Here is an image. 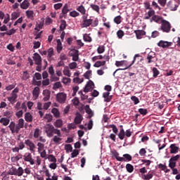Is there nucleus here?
I'll return each mask as SVG.
<instances>
[{
	"label": "nucleus",
	"instance_id": "nucleus-13",
	"mask_svg": "<svg viewBox=\"0 0 180 180\" xmlns=\"http://www.w3.org/2000/svg\"><path fill=\"white\" fill-rule=\"evenodd\" d=\"M167 9H169V11H176V9H178V4H175V2L172 1H169L167 3Z\"/></svg>",
	"mask_w": 180,
	"mask_h": 180
},
{
	"label": "nucleus",
	"instance_id": "nucleus-28",
	"mask_svg": "<svg viewBox=\"0 0 180 180\" xmlns=\"http://www.w3.org/2000/svg\"><path fill=\"white\" fill-rule=\"evenodd\" d=\"M124 160H121V162H129L133 160V158L130 155V154H124L122 157Z\"/></svg>",
	"mask_w": 180,
	"mask_h": 180
},
{
	"label": "nucleus",
	"instance_id": "nucleus-57",
	"mask_svg": "<svg viewBox=\"0 0 180 180\" xmlns=\"http://www.w3.org/2000/svg\"><path fill=\"white\" fill-rule=\"evenodd\" d=\"M91 75H92V70H88L84 74V77L86 79H89V77H91Z\"/></svg>",
	"mask_w": 180,
	"mask_h": 180
},
{
	"label": "nucleus",
	"instance_id": "nucleus-21",
	"mask_svg": "<svg viewBox=\"0 0 180 180\" xmlns=\"http://www.w3.org/2000/svg\"><path fill=\"white\" fill-rule=\"evenodd\" d=\"M32 95L34 99H37V98H39V96L40 95V87L39 86L34 87L32 91Z\"/></svg>",
	"mask_w": 180,
	"mask_h": 180
},
{
	"label": "nucleus",
	"instance_id": "nucleus-64",
	"mask_svg": "<svg viewBox=\"0 0 180 180\" xmlns=\"http://www.w3.org/2000/svg\"><path fill=\"white\" fill-rule=\"evenodd\" d=\"M50 85V79H44L42 81V86H47Z\"/></svg>",
	"mask_w": 180,
	"mask_h": 180
},
{
	"label": "nucleus",
	"instance_id": "nucleus-32",
	"mask_svg": "<svg viewBox=\"0 0 180 180\" xmlns=\"http://www.w3.org/2000/svg\"><path fill=\"white\" fill-rule=\"evenodd\" d=\"M55 127H57L58 129H60L63 127V120L59 119L57 120L54 123H53Z\"/></svg>",
	"mask_w": 180,
	"mask_h": 180
},
{
	"label": "nucleus",
	"instance_id": "nucleus-44",
	"mask_svg": "<svg viewBox=\"0 0 180 180\" xmlns=\"http://www.w3.org/2000/svg\"><path fill=\"white\" fill-rule=\"evenodd\" d=\"M153 78H157L160 75V70L157 68H153Z\"/></svg>",
	"mask_w": 180,
	"mask_h": 180
},
{
	"label": "nucleus",
	"instance_id": "nucleus-60",
	"mask_svg": "<svg viewBox=\"0 0 180 180\" xmlns=\"http://www.w3.org/2000/svg\"><path fill=\"white\" fill-rule=\"evenodd\" d=\"M44 119H46L48 123H50V122H51L53 120V115H50V114H46L44 116Z\"/></svg>",
	"mask_w": 180,
	"mask_h": 180
},
{
	"label": "nucleus",
	"instance_id": "nucleus-43",
	"mask_svg": "<svg viewBox=\"0 0 180 180\" xmlns=\"http://www.w3.org/2000/svg\"><path fill=\"white\" fill-rule=\"evenodd\" d=\"M51 112L53 114L55 117H60V111L57 108H53Z\"/></svg>",
	"mask_w": 180,
	"mask_h": 180
},
{
	"label": "nucleus",
	"instance_id": "nucleus-18",
	"mask_svg": "<svg viewBox=\"0 0 180 180\" xmlns=\"http://www.w3.org/2000/svg\"><path fill=\"white\" fill-rule=\"evenodd\" d=\"M8 128L10 129L11 133H19V131L16 130V124L15 122H11L8 126Z\"/></svg>",
	"mask_w": 180,
	"mask_h": 180
},
{
	"label": "nucleus",
	"instance_id": "nucleus-50",
	"mask_svg": "<svg viewBox=\"0 0 180 180\" xmlns=\"http://www.w3.org/2000/svg\"><path fill=\"white\" fill-rule=\"evenodd\" d=\"M47 159L49 160V161H50V162H57V159L53 155H49Z\"/></svg>",
	"mask_w": 180,
	"mask_h": 180
},
{
	"label": "nucleus",
	"instance_id": "nucleus-1",
	"mask_svg": "<svg viewBox=\"0 0 180 180\" xmlns=\"http://www.w3.org/2000/svg\"><path fill=\"white\" fill-rule=\"evenodd\" d=\"M44 129L47 137H54V134L61 136V131H60L58 129H56L51 124H47Z\"/></svg>",
	"mask_w": 180,
	"mask_h": 180
},
{
	"label": "nucleus",
	"instance_id": "nucleus-29",
	"mask_svg": "<svg viewBox=\"0 0 180 180\" xmlns=\"http://www.w3.org/2000/svg\"><path fill=\"white\" fill-rule=\"evenodd\" d=\"M48 60L49 61H51V57H53V56H54V49L53 48H50L48 51Z\"/></svg>",
	"mask_w": 180,
	"mask_h": 180
},
{
	"label": "nucleus",
	"instance_id": "nucleus-22",
	"mask_svg": "<svg viewBox=\"0 0 180 180\" xmlns=\"http://www.w3.org/2000/svg\"><path fill=\"white\" fill-rule=\"evenodd\" d=\"M10 122H11V120H9V118L8 117H1L0 119V123L3 126H8V124H9Z\"/></svg>",
	"mask_w": 180,
	"mask_h": 180
},
{
	"label": "nucleus",
	"instance_id": "nucleus-46",
	"mask_svg": "<svg viewBox=\"0 0 180 180\" xmlns=\"http://www.w3.org/2000/svg\"><path fill=\"white\" fill-rule=\"evenodd\" d=\"M114 22L116 25H120L122 23V16L118 15L114 18Z\"/></svg>",
	"mask_w": 180,
	"mask_h": 180
},
{
	"label": "nucleus",
	"instance_id": "nucleus-7",
	"mask_svg": "<svg viewBox=\"0 0 180 180\" xmlns=\"http://www.w3.org/2000/svg\"><path fill=\"white\" fill-rule=\"evenodd\" d=\"M158 47H162V49H168V47H171L172 46V42H169L168 41L160 40L158 43Z\"/></svg>",
	"mask_w": 180,
	"mask_h": 180
},
{
	"label": "nucleus",
	"instance_id": "nucleus-40",
	"mask_svg": "<svg viewBox=\"0 0 180 180\" xmlns=\"http://www.w3.org/2000/svg\"><path fill=\"white\" fill-rule=\"evenodd\" d=\"M62 50H63V45L61 44V41L58 39L57 41V52L58 53H60Z\"/></svg>",
	"mask_w": 180,
	"mask_h": 180
},
{
	"label": "nucleus",
	"instance_id": "nucleus-55",
	"mask_svg": "<svg viewBox=\"0 0 180 180\" xmlns=\"http://www.w3.org/2000/svg\"><path fill=\"white\" fill-rule=\"evenodd\" d=\"M131 99L134 102V105L140 103V100H139V98H137L136 96H132Z\"/></svg>",
	"mask_w": 180,
	"mask_h": 180
},
{
	"label": "nucleus",
	"instance_id": "nucleus-52",
	"mask_svg": "<svg viewBox=\"0 0 180 180\" xmlns=\"http://www.w3.org/2000/svg\"><path fill=\"white\" fill-rule=\"evenodd\" d=\"M33 11H26V16L28 19H33Z\"/></svg>",
	"mask_w": 180,
	"mask_h": 180
},
{
	"label": "nucleus",
	"instance_id": "nucleus-38",
	"mask_svg": "<svg viewBox=\"0 0 180 180\" xmlns=\"http://www.w3.org/2000/svg\"><path fill=\"white\" fill-rule=\"evenodd\" d=\"M153 176H154V173L153 172H149L148 174H147L146 175L144 174L143 176V179L146 180L152 179Z\"/></svg>",
	"mask_w": 180,
	"mask_h": 180
},
{
	"label": "nucleus",
	"instance_id": "nucleus-19",
	"mask_svg": "<svg viewBox=\"0 0 180 180\" xmlns=\"http://www.w3.org/2000/svg\"><path fill=\"white\" fill-rule=\"evenodd\" d=\"M62 135L60 133V136H54L53 138L52 139V141L55 143V144L58 145L61 143V141H63V139L61 138Z\"/></svg>",
	"mask_w": 180,
	"mask_h": 180
},
{
	"label": "nucleus",
	"instance_id": "nucleus-41",
	"mask_svg": "<svg viewBox=\"0 0 180 180\" xmlns=\"http://www.w3.org/2000/svg\"><path fill=\"white\" fill-rule=\"evenodd\" d=\"M161 18L159 16V15H153L151 20H150V22H155L156 23H158L160 22V20H161Z\"/></svg>",
	"mask_w": 180,
	"mask_h": 180
},
{
	"label": "nucleus",
	"instance_id": "nucleus-11",
	"mask_svg": "<svg viewBox=\"0 0 180 180\" xmlns=\"http://www.w3.org/2000/svg\"><path fill=\"white\" fill-rule=\"evenodd\" d=\"M36 65H41V56L37 53H34L32 57Z\"/></svg>",
	"mask_w": 180,
	"mask_h": 180
},
{
	"label": "nucleus",
	"instance_id": "nucleus-53",
	"mask_svg": "<svg viewBox=\"0 0 180 180\" xmlns=\"http://www.w3.org/2000/svg\"><path fill=\"white\" fill-rule=\"evenodd\" d=\"M83 39L84 41H88L89 43H91V41H92V38L87 34H84Z\"/></svg>",
	"mask_w": 180,
	"mask_h": 180
},
{
	"label": "nucleus",
	"instance_id": "nucleus-42",
	"mask_svg": "<svg viewBox=\"0 0 180 180\" xmlns=\"http://www.w3.org/2000/svg\"><path fill=\"white\" fill-rule=\"evenodd\" d=\"M30 78V75L27 72V71L23 72L22 79V81H27V79H29Z\"/></svg>",
	"mask_w": 180,
	"mask_h": 180
},
{
	"label": "nucleus",
	"instance_id": "nucleus-36",
	"mask_svg": "<svg viewBox=\"0 0 180 180\" xmlns=\"http://www.w3.org/2000/svg\"><path fill=\"white\" fill-rule=\"evenodd\" d=\"M90 7L91 8V9L93 11H94L97 13H99V11H101V8L99 7V6H98L96 4H90Z\"/></svg>",
	"mask_w": 180,
	"mask_h": 180
},
{
	"label": "nucleus",
	"instance_id": "nucleus-5",
	"mask_svg": "<svg viewBox=\"0 0 180 180\" xmlns=\"http://www.w3.org/2000/svg\"><path fill=\"white\" fill-rule=\"evenodd\" d=\"M25 144L27 147H29L31 153H34V151H36V145L30 139H26L25 141Z\"/></svg>",
	"mask_w": 180,
	"mask_h": 180
},
{
	"label": "nucleus",
	"instance_id": "nucleus-10",
	"mask_svg": "<svg viewBox=\"0 0 180 180\" xmlns=\"http://www.w3.org/2000/svg\"><path fill=\"white\" fill-rule=\"evenodd\" d=\"M156 56L157 55L155 54V52L154 51L149 52L146 57L148 64H151V63H154V59L155 58Z\"/></svg>",
	"mask_w": 180,
	"mask_h": 180
},
{
	"label": "nucleus",
	"instance_id": "nucleus-37",
	"mask_svg": "<svg viewBox=\"0 0 180 180\" xmlns=\"http://www.w3.org/2000/svg\"><path fill=\"white\" fill-rule=\"evenodd\" d=\"M126 169L127 172H129V174H131V172L134 171V167L131 164H127Z\"/></svg>",
	"mask_w": 180,
	"mask_h": 180
},
{
	"label": "nucleus",
	"instance_id": "nucleus-54",
	"mask_svg": "<svg viewBox=\"0 0 180 180\" xmlns=\"http://www.w3.org/2000/svg\"><path fill=\"white\" fill-rule=\"evenodd\" d=\"M138 111L140 112V115H143V116H146V115L148 113V111L146 108H139Z\"/></svg>",
	"mask_w": 180,
	"mask_h": 180
},
{
	"label": "nucleus",
	"instance_id": "nucleus-15",
	"mask_svg": "<svg viewBox=\"0 0 180 180\" xmlns=\"http://www.w3.org/2000/svg\"><path fill=\"white\" fill-rule=\"evenodd\" d=\"M170 154H176L179 151V147L176 143L171 144L169 146Z\"/></svg>",
	"mask_w": 180,
	"mask_h": 180
},
{
	"label": "nucleus",
	"instance_id": "nucleus-61",
	"mask_svg": "<svg viewBox=\"0 0 180 180\" xmlns=\"http://www.w3.org/2000/svg\"><path fill=\"white\" fill-rule=\"evenodd\" d=\"M84 109L87 115H92V110H91L89 105H85Z\"/></svg>",
	"mask_w": 180,
	"mask_h": 180
},
{
	"label": "nucleus",
	"instance_id": "nucleus-31",
	"mask_svg": "<svg viewBox=\"0 0 180 180\" xmlns=\"http://www.w3.org/2000/svg\"><path fill=\"white\" fill-rule=\"evenodd\" d=\"M30 6V4L29 3V1L25 0L21 4H20V8L22 9H27L29 6Z\"/></svg>",
	"mask_w": 180,
	"mask_h": 180
},
{
	"label": "nucleus",
	"instance_id": "nucleus-23",
	"mask_svg": "<svg viewBox=\"0 0 180 180\" xmlns=\"http://www.w3.org/2000/svg\"><path fill=\"white\" fill-rule=\"evenodd\" d=\"M8 102H11V103H15V101L16 99H18V94L11 93V96L7 98Z\"/></svg>",
	"mask_w": 180,
	"mask_h": 180
},
{
	"label": "nucleus",
	"instance_id": "nucleus-27",
	"mask_svg": "<svg viewBox=\"0 0 180 180\" xmlns=\"http://www.w3.org/2000/svg\"><path fill=\"white\" fill-rule=\"evenodd\" d=\"M25 120L27 122L31 123V122H33V116L32 115V114H30V112H26L25 114Z\"/></svg>",
	"mask_w": 180,
	"mask_h": 180
},
{
	"label": "nucleus",
	"instance_id": "nucleus-63",
	"mask_svg": "<svg viewBox=\"0 0 180 180\" xmlns=\"http://www.w3.org/2000/svg\"><path fill=\"white\" fill-rule=\"evenodd\" d=\"M70 16H71L72 18H77V16H79V13L76 11H73L70 13Z\"/></svg>",
	"mask_w": 180,
	"mask_h": 180
},
{
	"label": "nucleus",
	"instance_id": "nucleus-16",
	"mask_svg": "<svg viewBox=\"0 0 180 180\" xmlns=\"http://www.w3.org/2000/svg\"><path fill=\"white\" fill-rule=\"evenodd\" d=\"M93 20L92 19H88L84 20L82 21V23L81 25L82 27H89V26H91Z\"/></svg>",
	"mask_w": 180,
	"mask_h": 180
},
{
	"label": "nucleus",
	"instance_id": "nucleus-30",
	"mask_svg": "<svg viewBox=\"0 0 180 180\" xmlns=\"http://www.w3.org/2000/svg\"><path fill=\"white\" fill-rule=\"evenodd\" d=\"M66 27H67V22L65 21V20H61L60 25V31L63 32V30H65Z\"/></svg>",
	"mask_w": 180,
	"mask_h": 180
},
{
	"label": "nucleus",
	"instance_id": "nucleus-12",
	"mask_svg": "<svg viewBox=\"0 0 180 180\" xmlns=\"http://www.w3.org/2000/svg\"><path fill=\"white\" fill-rule=\"evenodd\" d=\"M79 51L76 49H73L71 51L70 56L72 57L73 61H78L79 58Z\"/></svg>",
	"mask_w": 180,
	"mask_h": 180
},
{
	"label": "nucleus",
	"instance_id": "nucleus-14",
	"mask_svg": "<svg viewBox=\"0 0 180 180\" xmlns=\"http://www.w3.org/2000/svg\"><path fill=\"white\" fill-rule=\"evenodd\" d=\"M25 127V120L23 118L19 119L18 124H16V131H20V129H23Z\"/></svg>",
	"mask_w": 180,
	"mask_h": 180
},
{
	"label": "nucleus",
	"instance_id": "nucleus-3",
	"mask_svg": "<svg viewBox=\"0 0 180 180\" xmlns=\"http://www.w3.org/2000/svg\"><path fill=\"white\" fill-rule=\"evenodd\" d=\"M56 101L58 103H65V101H67V94L64 92L57 94Z\"/></svg>",
	"mask_w": 180,
	"mask_h": 180
},
{
	"label": "nucleus",
	"instance_id": "nucleus-24",
	"mask_svg": "<svg viewBox=\"0 0 180 180\" xmlns=\"http://www.w3.org/2000/svg\"><path fill=\"white\" fill-rule=\"evenodd\" d=\"M109 95H110L109 91L103 94V98H105V102H110L112 101V96Z\"/></svg>",
	"mask_w": 180,
	"mask_h": 180
},
{
	"label": "nucleus",
	"instance_id": "nucleus-17",
	"mask_svg": "<svg viewBox=\"0 0 180 180\" xmlns=\"http://www.w3.org/2000/svg\"><path fill=\"white\" fill-rule=\"evenodd\" d=\"M43 95L44 98H43L44 102H47L50 99V95H51V93L50 92V90H44L43 91Z\"/></svg>",
	"mask_w": 180,
	"mask_h": 180
},
{
	"label": "nucleus",
	"instance_id": "nucleus-45",
	"mask_svg": "<svg viewBox=\"0 0 180 180\" xmlns=\"http://www.w3.org/2000/svg\"><path fill=\"white\" fill-rule=\"evenodd\" d=\"M68 12H70V9H68V5L65 4V6H63V8L62 9V13L63 15H67V13H68Z\"/></svg>",
	"mask_w": 180,
	"mask_h": 180
},
{
	"label": "nucleus",
	"instance_id": "nucleus-20",
	"mask_svg": "<svg viewBox=\"0 0 180 180\" xmlns=\"http://www.w3.org/2000/svg\"><path fill=\"white\" fill-rule=\"evenodd\" d=\"M134 33L137 39H141L142 36H146V31L144 30H135Z\"/></svg>",
	"mask_w": 180,
	"mask_h": 180
},
{
	"label": "nucleus",
	"instance_id": "nucleus-6",
	"mask_svg": "<svg viewBox=\"0 0 180 180\" xmlns=\"http://www.w3.org/2000/svg\"><path fill=\"white\" fill-rule=\"evenodd\" d=\"M25 170L22 167H19L18 169L13 168L11 171V175H15L16 176H22Z\"/></svg>",
	"mask_w": 180,
	"mask_h": 180
},
{
	"label": "nucleus",
	"instance_id": "nucleus-49",
	"mask_svg": "<svg viewBox=\"0 0 180 180\" xmlns=\"http://www.w3.org/2000/svg\"><path fill=\"white\" fill-rule=\"evenodd\" d=\"M109 127H110V129H112V131H113V133H115V134H117V133H119V129H117L116 125H115V124H110Z\"/></svg>",
	"mask_w": 180,
	"mask_h": 180
},
{
	"label": "nucleus",
	"instance_id": "nucleus-56",
	"mask_svg": "<svg viewBox=\"0 0 180 180\" xmlns=\"http://www.w3.org/2000/svg\"><path fill=\"white\" fill-rule=\"evenodd\" d=\"M97 52L98 54H102L103 53H105V46H99L97 49Z\"/></svg>",
	"mask_w": 180,
	"mask_h": 180
},
{
	"label": "nucleus",
	"instance_id": "nucleus-48",
	"mask_svg": "<svg viewBox=\"0 0 180 180\" xmlns=\"http://www.w3.org/2000/svg\"><path fill=\"white\" fill-rule=\"evenodd\" d=\"M73 82H75V84H82V82H84V78L75 77L73 79Z\"/></svg>",
	"mask_w": 180,
	"mask_h": 180
},
{
	"label": "nucleus",
	"instance_id": "nucleus-2",
	"mask_svg": "<svg viewBox=\"0 0 180 180\" xmlns=\"http://www.w3.org/2000/svg\"><path fill=\"white\" fill-rule=\"evenodd\" d=\"M161 27L160 30L164 32V33H169L171 32V23L166 20H162L161 22Z\"/></svg>",
	"mask_w": 180,
	"mask_h": 180
},
{
	"label": "nucleus",
	"instance_id": "nucleus-25",
	"mask_svg": "<svg viewBox=\"0 0 180 180\" xmlns=\"http://www.w3.org/2000/svg\"><path fill=\"white\" fill-rule=\"evenodd\" d=\"M82 115L81 114L78 113L77 114L75 118V124H81V122H82Z\"/></svg>",
	"mask_w": 180,
	"mask_h": 180
},
{
	"label": "nucleus",
	"instance_id": "nucleus-62",
	"mask_svg": "<svg viewBox=\"0 0 180 180\" xmlns=\"http://www.w3.org/2000/svg\"><path fill=\"white\" fill-rule=\"evenodd\" d=\"M4 116H5L6 117H7V119H11V117H12V112L11 111H5L4 112Z\"/></svg>",
	"mask_w": 180,
	"mask_h": 180
},
{
	"label": "nucleus",
	"instance_id": "nucleus-4",
	"mask_svg": "<svg viewBox=\"0 0 180 180\" xmlns=\"http://www.w3.org/2000/svg\"><path fill=\"white\" fill-rule=\"evenodd\" d=\"M23 160L26 162H30V165H34V159H33V157L32 156V153H25V155H23Z\"/></svg>",
	"mask_w": 180,
	"mask_h": 180
},
{
	"label": "nucleus",
	"instance_id": "nucleus-39",
	"mask_svg": "<svg viewBox=\"0 0 180 180\" xmlns=\"http://www.w3.org/2000/svg\"><path fill=\"white\" fill-rule=\"evenodd\" d=\"M113 157H115V158H116L117 161H124V159L123 158V157H120L119 156V153L117 152H114L112 153Z\"/></svg>",
	"mask_w": 180,
	"mask_h": 180
},
{
	"label": "nucleus",
	"instance_id": "nucleus-35",
	"mask_svg": "<svg viewBox=\"0 0 180 180\" xmlns=\"http://www.w3.org/2000/svg\"><path fill=\"white\" fill-rule=\"evenodd\" d=\"M125 134L126 132L124 131V129L123 128L120 129V133L118 134V137L120 140H124Z\"/></svg>",
	"mask_w": 180,
	"mask_h": 180
},
{
	"label": "nucleus",
	"instance_id": "nucleus-26",
	"mask_svg": "<svg viewBox=\"0 0 180 180\" xmlns=\"http://www.w3.org/2000/svg\"><path fill=\"white\" fill-rule=\"evenodd\" d=\"M153 15H155V11L154 10H149L147 14H146V16L143 18L145 20H148L153 16Z\"/></svg>",
	"mask_w": 180,
	"mask_h": 180
},
{
	"label": "nucleus",
	"instance_id": "nucleus-59",
	"mask_svg": "<svg viewBox=\"0 0 180 180\" xmlns=\"http://www.w3.org/2000/svg\"><path fill=\"white\" fill-rule=\"evenodd\" d=\"M61 86H63L61 82H57L53 84V89H58L59 88H61Z\"/></svg>",
	"mask_w": 180,
	"mask_h": 180
},
{
	"label": "nucleus",
	"instance_id": "nucleus-8",
	"mask_svg": "<svg viewBox=\"0 0 180 180\" xmlns=\"http://www.w3.org/2000/svg\"><path fill=\"white\" fill-rule=\"evenodd\" d=\"M94 86H95V84H94V82H92V80H89L84 88V92H91V91L94 89Z\"/></svg>",
	"mask_w": 180,
	"mask_h": 180
},
{
	"label": "nucleus",
	"instance_id": "nucleus-58",
	"mask_svg": "<svg viewBox=\"0 0 180 180\" xmlns=\"http://www.w3.org/2000/svg\"><path fill=\"white\" fill-rule=\"evenodd\" d=\"M63 74H64V75H66V77H71V72L70 71L68 68H65L63 70Z\"/></svg>",
	"mask_w": 180,
	"mask_h": 180
},
{
	"label": "nucleus",
	"instance_id": "nucleus-51",
	"mask_svg": "<svg viewBox=\"0 0 180 180\" xmlns=\"http://www.w3.org/2000/svg\"><path fill=\"white\" fill-rule=\"evenodd\" d=\"M117 36L118 39H123V36H124V32H123L122 30H119L117 32Z\"/></svg>",
	"mask_w": 180,
	"mask_h": 180
},
{
	"label": "nucleus",
	"instance_id": "nucleus-47",
	"mask_svg": "<svg viewBox=\"0 0 180 180\" xmlns=\"http://www.w3.org/2000/svg\"><path fill=\"white\" fill-rule=\"evenodd\" d=\"M37 147H38V153H41V151L44 150V144L42 143L39 142L37 143Z\"/></svg>",
	"mask_w": 180,
	"mask_h": 180
},
{
	"label": "nucleus",
	"instance_id": "nucleus-9",
	"mask_svg": "<svg viewBox=\"0 0 180 180\" xmlns=\"http://www.w3.org/2000/svg\"><path fill=\"white\" fill-rule=\"evenodd\" d=\"M42 169L46 176L48 177L46 180H58V176H53L52 178H50V172L49 171V169L46 168V166H44Z\"/></svg>",
	"mask_w": 180,
	"mask_h": 180
},
{
	"label": "nucleus",
	"instance_id": "nucleus-33",
	"mask_svg": "<svg viewBox=\"0 0 180 180\" xmlns=\"http://www.w3.org/2000/svg\"><path fill=\"white\" fill-rule=\"evenodd\" d=\"M77 11H78V12H80L82 15H85V13H86V10L85 9V7L83 5L79 6L77 8Z\"/></svg>",
	"mask_w": 180,
	"mask_h": 180
},
{
	"label": "nucleus",
	"instance_id": "nucleus-34",
	"mask_svg": "<svg viewBox=\"0 0 180 180\" xmlns=\"http://www.w3.org/2000/svg\"><path fill=\"white\" fill-rule=\"evenodd\" d=\"M105 64H106V61L98 60L94 63V67H96V68H99V67H102L103 65H105Z\"/></svg>",
	"mask_w": 180,
	"mask_h": 180
}]
</instances>
